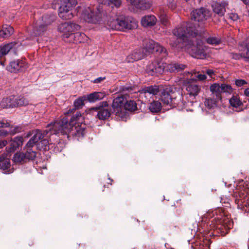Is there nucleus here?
<instances>
[{"mask_svg":"<svg viewBox=\"0 0 249 249\" xmlns=\"http://www.w3.org/2000/svg\"><path fill=\"white\" fill-rule=\"evenodd\" d=\"M173 35L177 37L176 40H170L172 47L183 48L184 44L197 36V33L193 25L190 23L183 22L178 25L173 30Z\"/></svg>","mask_w":249,"mask_h":249,"instance_id":"obj_1","label":"nucleus"},{"mask_svg":"<svg viewBox=\"0 0 249 249\" xmlns=\"http://www.w3.org/2000/svg\"><path fill=\"white\" fill-rule=\"evenodd\" d=\"M81 118H82L81 113L77 112L75 116H72L70 122H68L67 118L64 117L51 123L49 126L50 127L53 125V127L50 128V130L52 131V133H60L67 135L71 133L72 135H75V133L72 132L73 130L74 124L76 123L77 121L80 120Z\"/></svg>","mask_w":249,"mask_h":249,"instance_id":"obj_2","label":"nucleus"},{"mask_svg":"<svg viewBox=\"0 0 249 249\" xmlns=\"http://www.w3.org/2000/svg\"><path fill=\"white\" fill-rule=\"evenodd\" d=\"M162 61L156 60L149 62L146 66V72L150 75L161 74L164 71L170 72H178L185 68V65L178 63H171L165 66Z\"/></svg>","mask_w":249,"mask_h":249,"instance_id":"obj_3","label":"nucleus"},{"mask_svg":"<svg viewBox=\"0 0 249 249\" xmlns=\"http://www.w3.org/2000/svg\"><path fill=\"white\" fill-rule=\"evenodd\" d=\"M186 51L192 57L198 59H204L206 56V53L203 42L201 39L195 37L186 43L184 44V47Z\"/></svg>","mask_w":249,"mask_h":249,"instance_id":"obj_4","label":"nucleus"},{"mask_svg":"<svg viewBox=\"0 0 249 249\" xmlns=\"http://www.w3.org/2000/svg\"><path fill=\"white\" fill-rule=\"evenodd\" d=\"M109 28L112 30L122 31L124 29H131L137 26L134 19H130L123 17L116 18H110L107 23Z\"/></svg>","mask_w":249,"mask_h":249,"instance_id":"obj_5","label":"nucleus"},{"mask_svg":"<svg viewBox=\"0 0 249 249\" xmlns=\"http://www.w3.org/2000/svg\"><path fill=\"white\" fill-rule=\"evenodd\" d=\"M77 4V0H62L60 1L58 15L64 20H68L73 17V8Z\"/></svg>","mask_w":249,"mask_h":249,"instance_id":"obj_6","label":"nucleus"},{"mask_svg":"<svg viewBox=\"0 0 249 249\" xmlns=\"http://www.w3.org/2000/svg\"><path fill=\"white\" fill-rule=\"evenodd\" d=\"M28 104V101L23 97H16L12 96L4 99L1 102V106L6 108H13L18 106H26Z\"/></svg>","mask_w":249,"mask_h":249,"instance_id":"obj_7","label":"nucleus"},{"mask_svg":"<svg viewBox=\"0 0 249 249\" xmlns=\"http://www.w3.org/2000/svg\"><path fill=\"white\" fill-rule=\"evenodd\" d=\"M51 124H48L47 129L45 130L43 133L37 129L35 131V134L34 136L30 139L29 142L27 143V146H34L37 142H38L39 141H40L45 135H47L50 133V135L52 134H58V133H52V131L50 130L51 127H53V125L49 127V125Z\"/></svg>","mask_w":249,"mask_h":249,"instance_id":"obj_8","label":"nucleus"},{"mask_svg":"<svg viewBox=\"0 0 249 249\" xmlns=\"http://www.w3.org/2000/svg\"><path fill=\"white\" fill-rule=\"evenodd\" d=\"M80 26L75 23L71 22H65L61 24L58 27V30L64 33V37H70L72 33L80 29Z\"/></svg>","mask_w":249,"mask_h":249,"instance_id":"obj_9","label":"nucleus"},{"mask_svg":"<svg viewBox=\"0 0 249 249\" xmlns=\"http://www.w3.org/2000/svg\"><path fill=\"white\" fill-rule=\"evenodd\" d=\"M99 107L93 108L92 109L97 112V118L102 120L107 119L110 116V111L108 108V104L107 102H102Z\"/></svg>","mask_w":249,"mask_h":249,"instance_id":"obj_10","label":"nucleus"},{"mask_svg":"<svg viewBox=\"0 0 249 249\" xmlns=\"http://www.w3.org/2000/svg\"><path fill=\"white\" fill-rule=\"evenodd\" d=\"M210 16V11L204 8L196 9L191 13L192 18L198 22L206 20Z\"/></svg>","mask_w":249,"mask_h":249,"instance_id":"obj_11","label":"nucleus"},{"mask_svg":"<svg viewBox=\"0 0 249 249\" xmlns=\"http://www.w3.org/2000/svg\"><path fill=\"white\" fill-rule=\"evenodd\" d=\"M0 169L6 174L13 172V168H11L10 156L8 154L4 153L0 155Z\"/></svg>","mask_w":249,"mask_h":249,"instance_id":"obj_12","label":"nucleus"},{"mask_svg":"<svg viewBox=\"0 0 249 249\" xmlns=\"http://www.w3.org/2000/svg\"><path fill=\"white\" fill-rule=\"evenodd\" d=\"M174 93L175 92L173 91L172 88H165L161 93L160 96L161 101L164 104L171 106L173 100L175 99L174 95Z\"/></svg>","mask_w":249,"mask_h":249,"instance_id":"obj_13","label":"nucleus"},{"mask_svg":"<svg viewBox=\"0 0 249 249\" xmlns=\"http://www.w3.org/2000/svg\"><path fill=\"white\" fill-rule=\"evenodd\" d=\"M54 19V16L52 15L48 17V16H44L42 17V20L44 24L40 25L38 27H36L34 29V35L35 36L41 35L47 28V25L51 24Z\"/></svg>","mask_w":249,"mask_h":249,"instance_id":"obj_14","label":"nucleus"},{"mask_svg":"<svg viewBox=\"0 0 249 249\" xmlns=\"http://www.w3.org/2000/svg\"><path fill=\"white\" fill-rule=\"evenodd\" d=\"M36 40H33L31 43H27L22 41V42H20L19 41L18 42H12L8 44H4L3 45L0 46V51L2 52L4 55H6L10 50L17 49L20 46H25L30 44H32L34 43Z\"/></svg>","mask_w":249,"mask_h":249,"instance_id":"obj_15","label":"nucleus"},{"mask_svg":"<svg viewBox=\"0 0 249 249\" xmlns=\"http://www.w3.org/2000/svg\"><path fill=\"white\" fill-rule=\"evenodd\" d=\"M27 68V64L25 60H18L10 62L7 70L11 72H17Z\"/></svg>","mask_w":249,"mask_h":249,"instance_id":"obj_16","label":"nucleus"},{"mask_svg":"<svg viewBox=\"0 0 249 249\" xmlns=\"http://www.w3.org/2000/svg\"><path fill=\"white\" fill-rule=\"evenodd\" d=\"M219 219V218H217ZM232 227V222L228 218L218 219L216 221V228L224 235L228 232V231Z\"/></svg>","mask_w":249,"mask_h":249,"instance_id":"obj_17","label":"nucleus"},{"mask_svg":"<svg viewBox=\"0 0 249 249\" xmlns=\"http://www.w3.org/2000/svg\"><path fill=\"white\" fill-rule=\"evenodd\" d=\"M37 144L38 145V147L40 149H43L44 150H47L52 148L53 146H54V151L56 152L61 151L63 148V144L61 142H58L56 144V145H55L54 144L53 145L52 143L50 144L47 140L43 138L38 142Z\"/></svg>","mask_w":249,"mask_h":249,"instance_id":"obj_18","label":"nucleus"},{"mask_svg":"<svg viewBox=\"0 0 249 249\" xmlns=\"http://www.w3.org/2000/svg\"><path fill=\"white\" fill-rule=\"evenodd\" d=\"M146 53L148 52L146 50V47L135 50L127 56L126 61L128 62H132L142 59L146 55Z\"/></svg>","mask_w":249,"mask_h":249,"instance_id":"obj_19","label":"nucleus"},{"mask_svg":"<svg viewBox=\"0 0 249 249\" xmlns=\"http://www.w3.org/2000/svg\"><path fill=\"white\" fill-rule=\"evenodd\" d=\"M159 92V89L157 86L145 87L140 90L142 97L146 99L151 98L154 95H157Z\"/></svg>","mask_w":249,"mask_h":249,"instance_id":"obj_20","label":"nucleus"},{"mask_svg":"<svg viewBox=\"0 0 249 249\" xmlns=\"http://www.w3.org/2000/svg\"><path fill=\"white\" fill-rule=\"evenodd\" d=\"M124 98L123 96L116 97L113 100L112 105L114 113L119 115L124 108Z\"/></svg>","mask_w":249,"mask_h":249,"instance_id":"obj_21","label":"nucleus"},{"mask_svg":"<svg viewBox=\"0 0 249 249\" xmlns=\"http://www.w3.org/2000/svg\"><path fill=\"white\" fill-rule=\"evenodd\" d=\"M146 50L148 53L156 52L160 53H166V49L153 40L149 41L146 44Z\"/></svg>","mask_w":249,"mask_h":249,"instance_id":"obj_22","label":"nucleus"},{"mask_svg":"<svg viewBox=\"0 0 249 249\" xmlns=\"http://www.w3.org/2000/svg\"><path fill=\"white\" fill-rule=\"evenodd\" d=\"M226 2H213L212 4L213 12L218 17H222L226 12Z\"/></svg>","mask_w":249,"mask_h":249,"instance_id":"obj_23","label":"nucleus"},{"mask_svg":"<svg viewBox=\"0 0 249 249\" xmlns=\"http://www.w3.org/2000/svg\"><path fill=\"white\" fill-rule=\"evenodd\" d=\"M23 143V138L21 137L17 136L9 142V146L7 151L11 152L16 150Z\"/></svg>","mask_w":249,"mask_h":249,"instance_id":"obj_24","label":"nucleus"},{"mask_svg":"<svg viewBox=\"0 0 249 249\" xmlns=\"http://www.w3.org/2000/svg\"><path fill=\"white\" fill-rule=\"evenodd\" d=\"M186 90L190 96L195 97L201 91V87L195 83L189 82L186 86Z\"/></svg>","mask_w":249,"mask_h":249,"instance_id":"obj_25","label":"nucleus"},{"mask_svg":"<svg viewBox=\"0 0 249 249\" xmlns=\"http://www.w3.org/2000/svg\"><path fill=\"white\" fill-rule=\"evenodd\" d=\"M157 19L154 15H147L143 17L141 20V24L143 27H149L154 25Z\"/></svg>","mask_w":249,"mask_h":249,"instance_id":"obj_26","label":"nucleus"},{"mask_svg":"<svg viewBox=\"0 0 249 249\" xmlns=\"http://www.w3.org/2000/svg\"><path fill=\"white\" fill-rule=\"evenodd\" d=\"M129 2L131 5L134 6L136 9L139 10H145L149 7V4L146 2H143L142 0H126Z\"/></svg>","mask_w":249,"mask_h":249,"instance_id":"obj_27","label":"nucleus"},{"mask_svg":"<svg viewBox=\"0 0 249 249\" xmlns=\"http://www.w3.org/2000/svg\"><path fill=\"white\" fill-rule=\"evenodd\" d=\"M106 96L105 92H94L87 95V99L90 103L101 100Z\"/></svg>","mask_w":249,"mask_h":249,"instance_id":"obj_28","label":"nucleus"},{"mask_svg":"<svg viewBox=\"0 0 249 249\" xmlns=\"http://www.w3.org/2000/svg\"><path fill=\"white\" fill-rule=\"evenodd\" d=\"M14 33V29L8 25L3 26L1 30H0V40L6 38L10 36Z\"/></svg>","mask_w":249,"mask_h":249,"instance_id":"obj_29","label":"nucleus"},{"mask_svg":"<svg viewBox=\"0 0 249 249\" xmlns=\"http://www.w3.org/2000/svg\"><path fill=\"white\" fill-rule=\"evenodd\" d=\"M33 146H27V144L24 148V155L26 160H33L36 157V152L32 148Z\"/></svg>","mask_w":249,"mask_h":249,"instance_id":"obj_30","label":"nucleus"},{"mask_svg":"<svg viewBox=\"0 0 249 249\" xmlns=\"http://www.w3.org/2000/svg\"><path fill=\"white\" fill-rule=\"evenodd\" d=\"M70 38L71 39H73V40L75 43H81L84 41L87 37L84 33L76 32L73 34H71Z\"/></svg>","mask_w":249,"mask_h":249,"instance_id":"obj_31","label":"nucleus"},{"mask_svg":"<svg viewBox=\"0 0 249 249\" xmlns=\"http://www.w3.org/2000/svg\"><path fill=\"white\" fill-rule=\"evenodd\" d=\"M84 19L89 23H94L96 18L94 16V13L91 11H86L83 14Z\"/></svg>","mask_w":249,"mask_h":249,"instance_id":"obj_32","label":"nucleus"},{"mask_svg":"<svg viewBox=\"0 0 249 249\" xmlns=\"http://www.w3.org/2000/svg\"><path fill=\"white\" fill-rule=\"evenodd\" d=\"M84 97H80L76 100L74 102V108L70 109L67 112H65L64 114H69L70 113H72L73 111V110H75L76 109H78L82 107L84 105Z\"/></svg>","mask_w":249,"mask_h":249,"instance_id":"obj_33","label":"nucleus"},{"mask_svg":"<svg viewBox=\"0 0 249 249\" xmlns=\"http://www.w3.org/2000/svg\"><path fill=\"white\" fill-rule=\"evenodd\" d=\"M149 108L152 112H158L161 108V103L159 101H153L150 103Z\"/></svg>","mask_w":249,"mask_h":249,"instance_id":"obj_34","label":"nucleus"},{"mask_svg":"<svg viewBox=\"0 0 249 249\" xmlns=\"http://www.w3.org/2000/svg\"><path fill=\"white\" fill-rule=\"evenodd\" d=\"M229 102L231 105L234 107H237L242 105V101L237 95H233L230 99Z\"/></svg>","mask_w":249,"mask_h":249,"instance_id":"obj_35","label":"nucleus"},{"mask_svg":"<svg viewBox=\"0 0 249 249\" xmlns=\"http://www.w3.org/2000/svg\"><path fill=\"white\" fill-rule=\"evenodd\" d=\"M124 109L128 111H134L137 109V105L134 101H126L124 105Z\"/></svg>","mask_w":249,"mask_h":249,"instance_id":"obj_36","label":"nucleus"},{"mask_svg":"<svg viewBox=\"0 0 249 249\" xmlns=\"http://www.w3.org/2000/svg\"><path fill=\"white\" fill-rule=\"evenodd\" d=\"M210 90L213 93H215L217 97H219L222 93L221 85L214 83L211 86Z\"/></svg>","mask_w":249,"mask_h":249,"instance_id":"obj_37","label":"nucleus"},{"mask_svg":"<svg viewBox=\"0 0 249 249\" xmlns=\"http://www.w3.org/2000/svg\"><path fill=\"white\" fill-rule=\"evenodd\" d=\"M24 156V152L16 153L13 158V161L15 163L21 162L26 160Z\"/></svg>","mask_w":249,"mask_h":249,"instance_id":"obj_38","label":"nucleus"},{"mask_svg":"<svg viewBox=\"0 0 249 249\" xmlns=\"http://www.w3.org/2000/svg\"><path fill=\"white\" fill-rule=\"evenodd\" d=\"M107 4L112 8H119L122 4L121 0H107Z\"/></svg>","mask_w":249,"mask_h":249,"instance_id":"obj_39","label":"nucleus"},{"mask_svg":"<svg viewBox=\"0 0 249 249\" xmlns=\"http://www.w3.org/2000/svg\"><path fill=\"white\" fill-rule=\"evenodd\" d=\"M233 89L229 85L225 84H221V91L222 92H225L229 94H231L232 92Z\"/></svg>","mask_w":249,"mask_h":249,"instance_id":"obj_40","label":"nucleus"},{"mask_svg":"<svg viewBox=\"0 0 249 249\" xmlns=\"http://www.w3.org/2000/svg\"><path fill=\"white\" fill-rule=\"evenodd\" d=\"M204 104L205 106L209 109L214 108L216 106L215 101L212 99H206L205 101Z\"/></svg>","mask_w":249,"mask_h":249,"instance_id":"obj_41","label":"nucleus"},{"mask_svg":"<svg viewBox=\"0 0 249 249\" xmlns=\"http://www.w3.org/2000/svg\"><path fill=\"white\" fill-rule=\"evenodd\" d=\"M207 42L211 45H217L220 42V40L217 37L211 36L206 39Z\"/></svg>","mask_w":249,"mask_h":249,"instance_id":"obj_42","label":"nucleus"},{"mask_svg":"<svg viewBox=\"0 0 249 249\" xmlns=\"http://www.w3.org/2000/svg\"><path fill=\"white\" fill-rule=\"evenodd\" d=\"M192 248L193 249H210L209 242L208 240H206V242H203V244H200L199 246L196 245V247L192 246Z\"/></svg>","mask_w":249,"mask_h":249,"instance_id":"obj_43","label":"nucleus"},{"mask_svg":"<svg viewBox=\"0 0 249 249\" xmlns=\"http://www.w3.org/2000/svg\"><path fill=\"white\" fill-rule=\"evenodd\" d=\"M227 18L231 21H235L238 20L239 17L237 14L234 13H231L228 15Z\"/></svg>","mask_w":249,"mask_h":249,"instance_id":"obj_44","label":"nucleus"},{"mask_svg":"<svg viewBox=\"0 0 249 249\" xmlns=\"http://www.w3.org/2000/svg\"><path fill=\"white\" fill-rule=\"evenodd\" d=\"M235 84L238 87H241L245 84H247V82L245 80L237 79L235 80Z\"/></svg>","mask_w":249,"mask_h":249,"instance_id":"obj_45","label":"nucleus"},{"mask_svg":"<svg viewBox=\"0 0 249 249\" xmlns=\"http://www.w3.org/2000/svg\"><path fill=\"white\" fill-rule=\"evenodd\" d=\"M159 18L160 21L163 23L165 24L167 21V16L165 13H161L159 15Z\"/></svg>","mask_w":249,"mask_h":249,"instance_id":"obj_46","label":"nucleus"},{"mask_svg":"<svg viewBox=\"0 0 249 249\" xmlns=\"http://www.w3.org/2000/svg\"><path fill=\"white\" fill-rule=\"evenodd\" d=\"M21 127L18 126H16L14 127L13 129H11L10 132L13 134L14 135L16 133H19L21 131Z\"/></svg>","mask_w":249,"mask_h":249,"instance_id":"obj_47","label":"nucleus"},{"mask_svg":"<svg viewBox=\"0 0 249 249\" xmlns=\"http://www.w3.org/2000/svg\"><path fill=\"white\" fill-rule=\"evenodd\" d=\"M167 5L171 9H174L176 7L175 0H167Z\"/></svg>","mask_w":249,"mask_h":249,"instance_id":"obj_48","label":"nucleus"},{"mask_svg":"<svg viewBox=\"0 0 249 249\" xmlns=\"http://www.w3.org/2000/svg\"><path fill=\"white\" fill-rule=\"evenodd\" d=\"M9 126L10 124L7 121L0 120V128L8 127Z\"/></svg>","mask_w":249,"mask_h":249,"instance_id":"obj_49","label":"nucleus"},{"mask_svg":"<svg viewBox=\"0 0 249 249\" xmlns=\"http://www.w3.org/2000/svg\"><path fill=\"white\" fill-rule=\"evenodd\" d=\"M104 79H105V77H98L95 79L94 80V81H93V83H99L100 82H101L102 81H103Z\"/></svg>","mask_w":249,"mask_h":249,"instance_id":"obj_50","label":"nucleus"},{"mask_svg":"<svg viewBox=\"0 0 249 249\" xmlns=\"http://www.w3.org/2000/svg\"><path fill=\"white\" fill-rule=\"evenodd\" d=\"M197 78L199 80H204L206 78V75L203 74H199L197 75Z\"/></svg>","mask_w":249,"mask_h":249,"instance_id":"obj_51","label":"nucleus"},{"mask_svg":"<svg viewBox=\"0 0 249 249\" xmlns=\"http://www.w3.org/2000/svg\"><path fill=\"white\" fill-rule=\"evenodd\" d=\"M7 134H8L7 131L4 130V129L0 130V137L5 136L7 135Z\"/></svg>","mask_w":249,"mask_h":249,"instance_id":"obj_52","label":"nucleus"},{"mask_svg":"<svg viewBox=\"0 0 249 249\" xmlns=\"http://www.w3.org/2000/svg\"><path fill=\"white\" fill-rule=\"evenodd\" d=\"M7 143V142L6 140L0 141V149L4 147Z\"/></svg>","mask_w":249,"mask_h":249,"instance_id":"obj_53","label":"nucleus"},{"mask_svg":"<svg viewBox=\"0 0 249 249\" xmlns=\"http://www.w3.org/2000/svg\"><path fill=\"white\" fill-rule=\"evenodd\" d=\"M206 73L209 76H212L214 74V71L213 70H207Z\"/></svg>","mask_w":249,"mask_h":249,"instance_id":"obj_54","label":"nucleus"},{"mask_svg":"<svg viewBox=\"0 0 249 249\" xmlns=\"http://www.w3.org/2000/svg\"><path fill=\"white\" fill-rule=\"evenodd\" d=\"M58 1H59L58 0H55L53 1L52 7L53 9H55L56 8V4L59 5V3H58Z\"/></svg>","mask_w":249,"mask_h":249,"instance_id":"obj_55","label":"nucleus"},{"mask_svg":"<svg viewBox=\"0 0 249 249\" xmlns=\"http://www.w3.org/2000/svg\"><path fill=\"white\" fill-rule=\"evenodd\" d=\"M246 58L249 59V43L247 45Z\"/></svg>","mask_w":249,"mask_h":249,"instance_id":"obj_56","label":"nucleus"},{"mask_svg":"<svg viewBox=\"0 0 249 249\" xmlns=\"http://www.w3.org/2000/svg\"><path fill=\"white\" fill-rule=\"evenodd\" d=\"M244 94L246 96L249 97V88H247L245 89Z\"/></svg>","mask_w":249,"mask_h":249,"instance_id":"obj_57","label":"nucleus"},{"mask_svg":"<svg viewBox=\"0 0 249 249\" xmlns=\"http://www.w3.org/2000/svg\"><path fill=\"white\" fill-rule=\"evenodd\" d=\"M244 4L249 5V0H241Z\"/></svg>","mask_w":249,"mask_h":249,"instance_id":"obj_58","label":"nucleus"},{"mask_svg":"<svg viewBox=\"0 0 249 249\" xmlns=\"http://www.w3.org/2000/svg\"><path fill=\"white\" fill-rule=\"evenodd\" d=\"M3 56H4V54H3V53H2V52L0 51V58H1V57H2Z\"/></svg>","mask_w":249,"mask_h":249,"instance_id":"obj_59","label":"nucleus"},{"mask_svg":"<svg viewBox=\"0 0 249 249\" xmlns=\"http://www.w3.org/2000/svg\"><path fill=\"white\" fill-rule=\"evenodd\" d=\"M209 236H211L212 235V233L209 232Z\"/></svg>","mask_w":249,"mask_h":249,"instance_id":"obj_60","label":"nucleus"},{"mask_svg":"<svg viewBox=\"0 0 249 249\" xmlns=\"http://www.w3.org/2000/svg\"><path fill=\"white\" fill-rule=\"evenodd\" d=\"M30 136V134H28V135H27V137H29Z\"/></svg>","mask_w":249,"mask_h":249,"instance_id":"obj_61","label":"nucleus"}]
</instances>
